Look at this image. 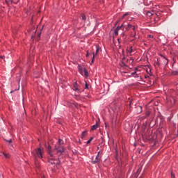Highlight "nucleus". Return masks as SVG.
<instances>
[{
  "mask_svg": "<svg viewBox=\"0 0 178 178\" xmlns=\"http://www.w3.org/2000/svg\"><path fill=\"white\" fill-rule=\"evenodd\" d=\"M58 144L56 145L53 151H51V146H48V154L50 155V157L49 158V163H51V165H60V161L59 159L58 160H55L54 157V154H56L57 155H62L63 152H65V148L62 147V144H63V140L62 139H58Z\"/></svg>",
  "mask_w": 178,
  "mask_h": 178,
  "instance_id": "1",
  "label": "nucleus"
},
{
  "mask_svg": "<svg viewBox=\"0 0 178 178\" xmlns=\"http://www.w3.org/2000/svg\"><path fill=\"white\" fill-rule=\"evenodd\" d=\"M175 88L173 89H170L166 95L167 104L170 106H173L176 101L175 100V96L178 95V82H176L175 84Z\"/></svg>",
  "mask_w": 178,
  "mask_h": 178,
  "instance_id": "2",
  "label": "nucleus"
},
{
  "mask_svg": "<svg viewBox=\"0 0 178 178\" xmlns=\"http://www.w3.org/2000/svg\"><path fill=\"white\" fill-rule=\"evenodd\" d=\"M42 154L43 151L40 147L35 149L33 152L34 161H35V166L36 168H40V160L42 159Z\"/></svg>",
  "mask_w": 178,
  "mask_h": 178,
  "instance_id": "3",
  "label": "nucleus"
},
{
  "mask_svg": "<svg viewBox=\"0 0 178 178\" xmlns=\"http://www.w3.org/2000/svg\"><path fill=\"white\" fill-rule=\"evenodd\" d=\"M133 27V25L130 23H128L127 25L124 24H122L121 26H118L116 27V29H114V35H119V30H122L123 29V31H129L130 29Z\"/></svg>",
  "mask_w": 178,
  "mask_h": 178,
  "instance_id": "4",
  "label": "nucleus"
},
{
  "mask_svg": "<svg viewBox=\"0 0 178 178\" xmlns=\"http://www.w3.org/2000/svg\"><path fill=\"white\" fill-rule=\"evenodd\" d=\"M160 56L161 58H159V62L161 65H163L164 66H166L168 63H169V59L166 58L163 54H160Z\"/></svg>",
  "mask_w": 178,
  "mask_h": 178,
  "instance_id": "5",
  "label": "nucleus"
},
{
  "mask_svg": "<svg viewBox=\"0 0 178 178\" xmlns=\"http://www.w3.org/2000/svg\"><path fill=\"white\" fill-rule=\"evenodd\" d=\"M140 76V73H138V68H135L134 72L131 73L130 77H135L136 79H140L141 80V76Z\"/></svg>",
  "mask_w": 178,
  "mask_h": 178,
  "instance_id": "6",
  "label": "nucleus"
},
{
  "mask_svg": "<svg viewBox=\"0 0 178 178\" xmlns=\"http://www.w3.org/2000/svg\"><path fill=\"white\" fill-rule=\"evenodd\" d=\"M73 90L75 92H77V94H80V92H81V90H80V85H79L77 82H74Z\"/></svg>",
  "mask_w": 178,
  "mask_h": 178,
  "instance_id": "7",
  "label": "nucleus"
},
{
  "mask_svg": "<svg viewBox=\"0 0 178 178\" xmlns=\"http://www.w3.org/2000/svg\"><path fill=\"white\" fill-rule=\"evenodd\" d=\"M127 54L130 56H133V55H134V54H136V51H134L133 49L132 46H131L130 47H128L127 49Z\"/></svg>",
  "mask_w": 178,
  "mask_h": 178,
  "instance_id": "8",
  "label": "nucleus"
},
{
  "mask_svg": "<svg viewBox=\"0 0 178 178\" xmlns=\"http://www.w3.org/2000/svg\"><path fill=\"white\" fill-rule=\"evenodd\" d=\"M99 47H97V49H96V53L94 54L92 53V63H94V60H95V56H97V55H98V52H99Z\"/></svg>",
  "mask_w": 178,
  "mask_h": 178,
  "instance_id": "9",
  "label": "nucleus"
},
{
  "mask_svg": "<svg viewBox=\"0 0 178 178\" xmlns=\"http://www.w3.org/2000/svg\"><path fill=\"white\" fill-rule=\"evenodd\" d=\"M101 161V158H99V156L97 155L95 157V159L92 161V163L95 164V163H99Z\"/></svg>",
  "mask_w": 178,
  "mask_h": 178,
  "instance_id": "10",
  "label": "nucleus"
},
{
  "mask_svg": "<svg viewBox=\"0 0 178 178\" xmlns=\"http://www.w3.org/2000/svg\"><path fill=\"white\" fill-rule=\"evenodd\" d=\"M150 115H151V111H147V112L145 113V115L143 116V117H141V118H140V120H143V119H147V118H148Z\"/></svg>",
  "mask_w": 178,
  "mask_h": 178,
  "instance_id": "11",
  "label": "nucleus"
},
{
  "mask_svg": "<svg viewBox=\"0 0 178 178\" xmlns=\"http://www.w3.org/2000/svg\"><path fill=\"white\" fill-rule=\"evenodd\" d=\"M161 61H159V58H157V60L156 61H154V66L155 67H158V66H161Z\"/></svg>",
  "mask_w": 178,
  "mask_h": 178,
  "instance_id": "12",
  "label": "nucleus"
},
{
  "mask_svg": "<svg viewBox=\"0 0 178 178\" xmlns=\"http://www.w3.org/2000/svg\"><path fill=\"white\" fill-rule=\"evenodd\" d=\"M78 70H79V73H81V74L82 76H83V74H84V72H84V68H83V67L79 65L78 66Z\"/></svg>",
  "mask_w": 178,
  "mask_h": 178,
  "instance_id": "13",
  "label": "nucleus"
},
{
  "mask_svg": "<svg viewBox=\"0 0 178 178\" xmlns=\"http://www.w3.org/2000/svg\"><path fill=\"white\" fill-rule=\"evenodd\" d=\"M145 15H146L148 17H151V16H152V15H154V11H146Z\"/></svg>",
  "mask_w": 178,
  "mask_h": 178,
  "instance_id": "14",
  "label": "nucleus"
},
{
  "mask_svg": "<svg viewBox=\"0 0 178 178\" xmlns=\"http://www.w3.org/2000/svg\"><path fill=\"white\" fill-rule=\"evenodd\" d=\"M98 127H99V126L98 125V123L97 122L95 125L92 126L91 130L92 131L97 130V129Z\"/></svg>",
  "mask_w": 178,
  "mask_h": 178,
  "instance_id": "15",
  "label": "nucleus"
},
{
  "mask_svg": "<svg viewBox=\"0 0 178 178\" xmlns=\"http://www.w3.org/2000/svg\"><path fill=\"white\" fill-rule=\"evenodd\" d=\"M6 4L10 6V5H12L14 2L13 0H6Z\"/></svg>",
  "mask_w": 178,
  "mask_h": 178,
  "instance_id": "16",
  "label": "nucleus"
},
{
  "mask_svg": "<svg viewBox=\"0 0 178 178\" xmlns=\"http://www.w3.org/2000/svg\"><path fill=\"white\" fill-rule=\"evenodd\" d=\"M83 73H84L85 77H88V71H87V69L86 68L83 69Z\"/></svg>",
  "mask_w": 178,
  "mask_h": 178,
  "instance_id": "17",
  "label": "nucleus"
},
{
  "mask_svg": "<svg viewBox=\"0 0 178 178\" xmlns=\"http://www.w3.org/2000/svg\"><path fill=\"white\" fill-rule=\"evenodd\" d=\"M86 136H87V131H84L82 132V134L81 135V138H84V137H86Z\"/></svg>",
  "mask_w": 178,
  "mask_h": 178,
  "instance_id": "18",
  "label": "nucleus"
},
{
  "mask_svg": "<svg viewBox=\"0 0 178 178\" xmlns=\"http://www.w3.org/2000/svg\"><path fill=\"white\" fill-rule=\"evenodd\" d=\"M127 16H130V13H125L122 17V19H124L125 17H127Z\"/></svg>",
  "mask_w": 178,
  "mask_h": 178,
  "instance_id": "19",
  "label": "nucleus"
},
{
  "mask_svg": "<svg viewBox=\"0 0 178 178\" xmlns=\"http://www.w3.org/2000/svg\"><path fill=\"white\" fill-rule=\"evenodd\" d=\"M81 19L83 20V22H86L87 20V17H86L85 14H81Z\"/></svg>",
  "mask_w": 178,
  "mask_h": 178,
  "instance_id": "20",
  "label": "nucleus"
},
{
  "mask_svg": "<svg viewBox=\"0 0 178 178\" xmlns=\"http://www.w3.org/2000/svg\"><path fill=\"white\" fill-rule=\"evenodd\" d=\"M3 155L7 159L10 158V155L9 154L3 153Z\"/></svg>",
  "mask_w": 178,
  "mask_h": 178,
  "instance_id": "21",
  "label": "nucleus"
},
{
  "mask_svg": "<svg viewBox=\"0 0 178 178\" xmlns=\"http://www.w3.org/2000/svg\"><path fill=\"white\" fill-rule=\"evenodd\" d=\"M131 29H132L134 32L137 31V26L132 25Z\"/></svg>",
  "mask_w": 178,
  "mask_h": 178,
  "instance_id": "22",
  "label": "nucleus"
},
{
  "mask_svg": "<svg viewBox=\"0 0 178 178\" xmlns=\"http://www.w3.org/2000/svg\"><path fill=\"white\" fill-rule=\"evenodd\" d=\"M121 37H122L123 40H126V34H124V32L121 33Z\"/></svg>",
  "mask_w": 178,
  "mask_h": 178,
  "instance_id": "23",
  "label": "nucleus"
},
{
  "mask_svg": "<svg viewBox=\"0 0 178 178\" xmlns=\"http://www.w3.org/2000/svg\"><path fill=\"white\" fill-rule=\"evenodd\" d=\"M147 73H148V74H149V76H151V68H148L146 70Z\"/></svg>",
  "mask_w": 178,
  "mask_h": 178,
  "instance_id": "24",
  "label": "nucleus"
},
{
  "mask_svg": "<svg viewBox=\"0 0 178 178\" xmlns=\"http://www.w3.org/2000/svg\"><path fill=\"white\" fill-rule=\"evenodd\" d=\"M92 140H94V138L91 137V138L87 141V144H90V143H91Z\"/></svg>",
  "mask_w": 178,
  "mask_h": 178,
  "instance_id": "25",
  "label": "nucleus"
},
{
  "mask_svg": "<svg viewBox=\"0 0 178 178\" xmlns=\"http://www.w3.org/2000/svg\"><path fill=\"white\" fill-rule=\"evenodd\" d=\"M177 74H178V72H177V71H173L172 73V74L173 76H177Z\"/></svg>",
  "mask_w": 178,
  "mask_h": 178,
  "instance_id": "26",
  "label": "nucleus"
},
{
  "mask_svg": "<svg viewBox=\"0 0 178 178\" xmlns=\"http://www.w3.org/2000/svg\"><path fill=\"white\" fill-rule=\"evenodd\" d=\"M136 35H137V31L134 32V34L132 35L133 38H136Z\"/></svg>",
  "mask_w": 178,
  "mask_h": 178,
  "instance_id": "27",
  "label": "nucleus"
},
{
  "mask_svg": "<svg viewBox=\"0 0 178 178\" xmlns=\"http://www.w3.org/2000/svg\"><path fill=\"white\" fill-rule=\"evenodd\" d=\"M92 55V54H90L88 53V51H87V54H86V58H88V56Z\"/></svg>",
  "mask_w": 178,
  "mask_h": 178,
  "instance_id": "28",
  "label": "nucleus"
},
{
  "mask_svg": "<svg viewBox=\"0 0 178 178\" xmlns=\"http://www.w3.org/2000/svg\"><path fill=\"white\" fill-rule=\"evenodd\" d=\"M85 88L88 89V84L86 82Z\"/></svg>",
  "mask_w": 178,
  "mask_h": 178,
  "instance_id": "29",
  "label": "nucleus"
},
{
  "mask_svg": "<svg viewBox=\"0 0 178 178\" xmlns=\"http://www.w3.org/2000/svg\"><path fill=\"white\" fill-rule=\"evenodd\" d=\"M101 154H102V151H99V152H97V155H98V156H99V155H101Z\"/></svg>",
  "mask_w": 178,
  "mask_h": 178,
  "instance_id": "30",
  "label": "nucleus"
},
{
  "mask_svg": "<svg viewBox=\"0 0 178 178\" xmlns=\"http://www.w3.org/2000/svg\"><path fill=\"white\" fill-rule=\"evenodd\" d=\"M149 38H154V35H148Z\"/></svg>",
  "mask_w": 178,
  "mask_h": 178,
  "instance_id": "31",
  "label": "nucleus"
},
{
  "mask_svg": "<svg viewBox=\"0 0 178 178\" xmlns=\"http://www.w3.org/2000/svg\"><path fill=\"white\" fill-rule=\"evenodd\" d=\"M6 141H7V143H9L10 144L12 143V139H10V140H6Z\"/></svg>",
  "mask_w": 178,
  "mask_h": 178,
  "instance_id": "32",
  "label": "nucleus"
},
{
  "mask_svg": "<svg viewBox=\"0 0 178 178\" xmlns=\"http://www.w3.org/2000/svg\"><path fill=\"white\" fill-rule=\"evenodd\" d=\"M145 79H148V77H149V75H146L145 76Z\"/></svg>",
  "mask_w": 178,
  "mask_h": 178,
  "instance_id": "33",
  "label": "nucleus"
},
{
  "mask_svg": "<svg viewBox=\"0 0 178 178\" xmlns=\"http://www.w3.org/2000/svg\"><path fill=\"white\" fill-rule=\"evenodd\" d=\"M140 72H141V70H140L138 68V73H139V74H140Z\"/></svg>",
  "mask_w": 178,
  "mask_h": 178,
  "instance_id": "34",
  "label": "nucleus"
},
{
  "mask_svg": "<svg viewBox=\"0 0 178 178\" xmlns=\"http://www.w3.org/2000/svg\"><path fill=\"white\" fill-rule=\"evenodd\" d=\"M171 177L175 178V175L172 173L171 174Z\"/></svg>",
  "mask_w": 178,
  "mask_h": 178,
  "instance_id": "35",
  "label": "nucleus"
},
{
  "mask_svg": "<svg viewBox=\"0 0 178 178\" xmlns=\"http://www.w3.org/2000/svg\"><path fill=\"white\" fill-rule=\"evenodd\" d=\"M118 42H120V40L118 39Z\"/></svg>",
  "mask_w": 178,
  "mask_h": 178,
  "instance_id": "36",
  "label": "nucleus"
},
{
  "mask_svg": "<svg viewBox=\"0 0 178 178\" xmlns=\"http://www.w3.org/2000/svg\"><path fill=\"white\" fill-rule=\"evenodd\" d=\"M1 59H3V56H1Z\"/></svg>",
  "mask_w": 178,
  "mask_h": 178,
  "instance_id": "37",
  "label": "nucleus"
},
{
  "mask_svg": "<svg viewBox=\"0 0 178 178\" xmlns=\"http://www.w3.org/2000/svg\"><path fill=\"white\" fill-rule=\"evenodd\" d=\"M140 109H143V107H141V106H140Z\"/></svg>",
  "mask_w": 178,
  "mask_h": 178,
  "instance_id": "38",
  "label": "nucleus"
},
{
  "mask_svg": "<svg viewBox=\"0 0 178 178\" xmlns=\"http://www.w3.org/2000/svg\"><path fill=\"white\" fill-rule=\"evenodd\" d=\"M97 149H99V147H97Z\"/></svg>",
  "mask_w": 178,
  "mask_h": 178,
  "instance_id": "39",
  "label": "nucleus"
},
{
  "mask_svg": "<svg viewBox=\"0 0 178 178\" xmlns=\"http://www.w3.org/2000/svg\"><path fill=\"white\" fill-rule=\"evenodd\" d=\"M12 92H13V91H11V92H10V94H12Z\"/></svg>",
  "mask_w": 178,
  "mask_h": 178,
  "instance_id": "40",
  "label": "nucleus"
},
{
  "mask_svg": "<svg viewBox=\"0 0 178 178\" xmlns=\"http://www.w3.org/2000/svg\"><path fill=\"white\" fill-rule=\"evenodd\" d=\"M71 104H73V102H72Z\"/></svg>",
  "mask_w": 178,
  "mask_h": 178,
  "instance_id": "41",
  "label": "nucleus"
}]
</instances>
